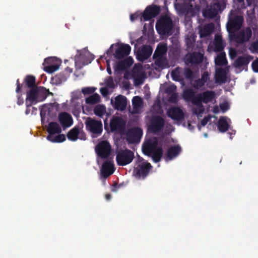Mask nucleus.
<instances>
[{"label":"nucleus","instance_id":"1","mask_svg":"<svg viewBox=\"0 0 258 258\" xmlns=\"http://www.w3.org/2000/svg\"><path fill=\"white\" fill-rule=\"evenodd\" d=\"M142 150L145 155L151 157L155 163L160 162L163 156V149L158 147V141L156 137L146 140L143 145Z\"/></svg>","mask_w":258,"mask_h":258},{"label":"nucleus","instance_id":"2","mask_svg":"<svg viewBox=\"0 0 258 258\" xmlns=\"http://www.w3.org/2000/svg\"><path fill=\"white\" fill-rule=\"evenodd\" d=\"M49 90L43 87H38L29 89L26 92V105L32 106L44 101L47 97Z\"/></svg>","mask_w":258,"mask_h":258},{"label":"nucleus","instance_id":"3","mask_svg":"<svg viewBox=\"0 0 258 258\" xmlns=\"http://www.w3.org/2000/svg\"><path fill=\"white\" fill-rule=\"evenodd\" d=\"M173 28L171 19L166 16L161 17L156 24V30L161 35H171Z\"/></svg>","mask_w":258,"mask_h":258},{"label":"nucleus","instance_id":"4","mask_svg":"<svg viewBox=\"0 0 258 258\" xmlns=\"http://www.w3.org/2000/svg\"><path fill=\"white\" fill-rule=\"evenodd\" d=\"M85 124L86 130L90 133L93 137H97L102 134L103 125L101 120L88 117L85 121Z\"/></svg>","mask_w":258,"mask_h":258},{"label":"nucleus","instance_id":"5","mask_svg":"<svg viewBox=\"0 0 258 258\" xmlns=\"http://www.w3.org/2000/svg\"><path fill=\"white\" fill-rule=\"evenodd\" d=\"M114 44H112L110 48L107 51V54L108 56L112 55L118 59H121L127 56L131 50V47L127 44H121L120 45L115 44V46L117 47L113 52V46Z\"/></svg>","mask_w":258,"mask_h":258},{"label":"nucleus","instance_id":"6","mask_svg":"<svg viewBox=\"0 0 258 258\" xmlns=\"http://www.w3.org/2000/svg\"><path fill=\"white\" fill-rule=\"evenodd\" d=\"M134 157V153L128 149H120L116 152V161L119 166H123L130 164Z\"/></svg>","mask_w":258,"mask_h":258},{"label":"nucleus","instance_id":"7","mask_svg":"<svg viewBox=\"0 0 258 258\" xmlns=\"http://www.w3.org/2000/svg\"><path fill=\"white\" fill-rule=\"evenodd\" d=\"M252 36V31L249 27L240 31L238 33L229 34V40L238 44H243L250 39Z\"/></svg>","mask_w":258,"mask_h":258},{"label":"nucleus","instance_id":"8","mask_svg":"<svg viewBox=\"0 0 258 258\" xmlns=\"http://www.w3.org/2000/svg\"><path fill=\"white\" fill-rule=\"evenodd\" d=\"M152 168L151 164L147 162L139 163L135 167L133 174L138 179H145L149 174L150 170Z\"/></svg>","mask_w":258,"mask_h":258},{"label":"nucleus","instance_id":"9","mask_svg":"<svg viewBox=\"0 0 258 258\" xmlns=\"http://www.w3.org/2000/svg\"><path fill=\"white\" fill-rule=\"evenodd\" d=\"M243 22V18L241 16H236L234 17L229 18L227 23V30L229 34L235 33L239 30Z\"/></svg>","mask_w":258,"mask_h":258},{"label":"nucleus","instance_id":"10","mask_svg":"<svg viewBox=\"0 0 258 258\" xmlns=\"http://www.w3.org/2000/svg\"><path fill=\"white\" fill-rule=\"evenodd\" d=\"M111 151V145L106 141H101L95 146L96 154L102 159L107 158L110 155Z\"/></svg>","mask_w":258,"mask_h":258},{"label":"nucleus","instance_id":"11","mask_svg":"<svg viewBox=\"0 0 258 258\" xmlns=\"http://www.w3.org/2000/svg\"><path fill=\"white\" fill-rule=\"evenodd\" d=\"M109 126L111 132L121 133L124 130L125 122L120 116H113L110 119Z\"/></svg>","mask_w":258,"mask_h":258},{"label":"nucleus","instance_id":"12","mask_svg":"<svg viewBox=\"0 0 258 258\" xmlns=\"http://www.w3.org/2000/svg\"><path fill=\"white\" fill-rule=\"evenodd\" d=\"M160 8L156 5L148 6L141 17V21H147L157 16L160 13Z\"/></svg>","mask_w":258,"mask_h":258},{"label":"nucleus","instance_id":"13","mask_svg":"<svg viewBox=\"0 0 258 258\" xmlns=\"http://www.w3.org/2000/svg\"><path fill=\"white\" fill-rule=\"evenodd\" d=\"M142 135L143 131L141 128H133L127 134V141L131 144L138 143L140 141Z\"/></svg>","mask_w":258,"mask_h":258},{"label":"nucleus","instance_id":"14","mask_svg":"<svg viewBox=\"0 0 258 258\" xmlns=\"http://www.w3.org/2000/svg\"><path fill=\"white\" fill-rule=\"evenodd\" d=\"M68 139L73 142L77 141L78 139L85 140L86 135L83 131H80L79 126H75L72 128L67 134Z\"/></svg>","mask_w":258,"mask_h":258},{"label":"nucleus","instance_id":"15","mask_svg":"<svg viewBox=\"0 0 258 258\" xmlns=\"http://www.w3.org/2000/svg\"><path fill=\"white\" fill-rule=\"evenodd\" d=\"M164 124V119L160 116H156L151 119L149 128L152 133L156 134L162 130Z\"/></svg>","mask_w":258,"mask_h":258},{"label":"nucleus","instance_id":"16","mask_svg":"<svg viewBox=\"0 0 258 258\" xmlns=\"http://www.w3.org/2000/svg\"><path fill=\"white\" fill-rule=\"evenodd\" d=\"M153 49L150 45H143L140 48L137 53V58L140 61L143 62L150 57Z\"/></svg>","mask_w":258,"mask_h":258},{"label":"nucleus","instance_id":"17","mask_svg":"<svg viewBox=\"0 0 258 258\" xmlns=\"http://www.w3.org/2000/svg\"><path fill=\"white\" fill-rule=\"evenodd\" d=\"M58 120L63 129L71 126L73 123L72 116L66 112L59 114Z\"/></svg>","mask_w":258,"mask_h":258},{"label":"nucleus","instance_id":"18","mask_svg":"<svg viewBox=\"0 0 258 258\" xmlns=\"http://www.w3.org/2000/svg\"><path fill=\"white\" fill-rule=\"evenodd\" d=\"M167 115L173 120L179 121L184 118L182 110L178 107H171L167 111Z\"/></svg>","mask_w":258,"mask_h":258},{"label":"nucleus","instance_id":"19","mask_svg":"<svg viewBox=\"0 0 258 258\" xmlns=\"http://www.w3.org/2000/svg\"><path fill=\"white\" fill-rule=\"evenodd\" d=\"M115 170L113 161H107L103 163L101 172L104 177H108L113 174Z\"/></svg>","mask_w":258,"mask_h":258},{"label":"nucleus","instance_id":"20","mask_svg":"<svg viewBox=\"0 0 258 258\" xmlns=\"http://www.w3.org/2000/svg\"><path fill=\"white\" fill-rule=\"evenodd\" d=\"M204 54L201 52H194L187 56L186 62L191 64H199L202 62Z\"/></svg>","mask_w":258,"mask_h":258},{"label":"nucleus","instance_id":"21","mask_svg":"<svg viewBox=\"0 0 258 258\" xmlns=\"http://www.w3.org/2000/svg\"><path fill=\"white\" fill-rule=\"evenodd\" d=\"M126 105V97L123 95H119L115 97L113 106L114 109L119 111H123L125 109Z\"/></svg>","mask_w":258,"mask_h":258},{"label":"nucleus","instance_id":"22","mask_svg":"<svg viewBox=\"0 0 258 258\" xmlns=\"http://www.w3.org/2000/svg\"><path fill=\"white\" fill-rule=\"evenodd\" d=\"M134 60L131 57L118 61L114 67L115 71L120 72L130 68L133 63Z\"/></svg>","mask_w":258,"mask_h":258},{"label":"nucleus","instance_id":"23","mask_svg":"<svg viewBox=\"0 0 258 258\" xmlns=\"http://www.w3.org/2000/svg\"><path fill=\"white\" fill-rule=\"evenodd\" d=\"M253 57L250 55H243L238 56L235 61V67L241 69L247 67Z\"/></svg>","mask_w":258,"mask_h":258},{"label":"nucleus","instance_id":"24","mask_svg":"<svg viewBox=\"0 0 258 258\" xmlns=\"http://www.w3.org/2000/svg\"><path fill=\"white\" fill-rule=\"evenodd\" d=\"M175 7L180 15H186L190 11L192 6L190 4L183 2L175 4Z\"/></svg>","mask_w":258,"mask_h":258},{"label":"nucleus","instance_id":"25","mask_svg":"<svg viewBox=\"0 0 258 258\" xmlns=\"http://www.w3.org/2000/svg\"><path fill=\"white\" fill-rule=\"evenodd\" d=\"M47 131L49 134L47 139H51L53 138L54 134L60 133L61 128L57 122H51L48 124Z\"/></svg>","mask_w":258,"mask_h":258},{"label":"nucleus","instance_id":"26","mask_svg":"<svg viewBox=\"0 0 258 258\" xmlns=\"http://www.w3.org/2000/svg\"><path fill=\"white\" fill-rule=\"evenodd\" d=\"M181 148L179 145L172 146L168 149L166 153V158L168 160H171L177 157L181 152Z\"/></svg>","mask_w":258,"mask_h":258},{"label":"nucleus","instance_id":"27","mask_svg":"<svg viewBox=\"0 0 258 258\" xmlns=\"http://www.w3.org/2000/svg\"><path fill=\"white\" fill-rule=\"evenodd\" d=\"M226 70L224 69L219 68L216 71L215 75V82L219 84L224 83L226 81Z\"/></svg>","mask_w":258,"mask_h":258},{"label":"nucleus","instance_id":"28","mask_svg":"<svg viewBox=\"0 0 258 258\" xmlns=\"http://www.w3.org/2000/svg\"><path fill=\"white\" fill-rule=\"evenodd\" d=\"M167 51V44L165 43H160L158 44L156 49L154 52L153 57L156 59L158 57H162L166 54Z\"/></svg>","mask_w":258,"mask_h":258},{"label":"nucleus","instance_id":"29","mask_svg":"<svg viewBox=\"0 0 258 258\" xmlns=\"http://www.w3.org/2000/svg\"><path fill=\"white\" fill-rule=\"evenodd\" d=\"M41 110H45V114L50 118H53L56 116L57 109L54 104H50L48 105H43L41 109Z\"/></svg>","mask_w":258,"mask_h":258},{"label":"nucleus","instance_id":"30","mask_svg":"<svg viewBox=\"0 0 258 258\" xmlns=\"http://www.w3.org/2000/svg\"><path fill=\"white\" fill-rule=\"evenodd\" d=\"M68 77V76L66 73L61 72L53 77L51 79V81L54 84L59 85L65 82L67 80Z\"/></svg>","mask_w":258,"mask_h":258},{"label":"nucleus","instance_id":"31","mask_svg":"<svg viewBox=\"0 0 258 258\" xmlns=\"http://www.w3.org/2000/svg\"><path fill=\"white\" fill-rule=\"evenodd\" d=\"M214 45V51L216 52H221L223 50L224 45L221 36L218 35L215 36Z\"/></svg>","mask_w":258,"mask_h":258},{"label":"nucleus","instance_id":"32","mask_svg":"<svg viewBox=\"0 0 258 258\" xmlns=\"http://www.w3.org/2000/svg\"><path fill=\"white\" fill-rule=\"evenodd\" d=\"M214 26L213 24H209L204 26L200 31L201 37H206L209 36L214 31Z\"/></svg>","mask_w":258,"mask_h":258},{"label":"nucleus","instance_id":"33","mask_svg":"<svg viewBox=\"0 0 258 258\" xmlns=\"http://www.w3.org/2000/svg\"><path fill=\"white\" fill-rule=\"evenodd\" d=\"M203 102L208 103L212 101L215 97V93L213 91H206L201 93Z\"/></svg>","mask_w":258,"mask_h":258},{"label":"nucleus","instance_id":"34","mask_svg":"<svg viewBox=\"0 0 258 258\" xmlns=\"http://www.w3.org/2000/svg\"><path fill=\"white\" fill-rule=\"evenodd\" d=\"M217 126L219 131L221 133L226 132L229 128V124L224 117L220 118Z\"/></svg>","mask_w":258,"mask_h":258},{"label":"nucleus","instance_id":"35","mask_svg":"<svg viewBox=\"0 0 258 258\" xmlns=\"http://www.w3.org/2000/svg\"><path fill=\"white\" fill-rule=\"evenodd\" d=\"M25 86L31 89V88L38 87L36 85V79L35 77L31 75L27 76L24 79Z\"/></svg>","mask_w":258,"mask_h":258},{"label":"nucleus","instance_id":"36","mask_svg":"<svg viewBox=\"0 0 258 258\" xmlns=\"http://www.w3.org/2000/svg\"><path fill=\"white\" fill-rule=\"evenodd\" d=\"M100 101V97L97 93H94L85 99L86 103L87 104H95Z\"/></svg>","mask_w":258,"mask_h":258},{"label":"nucleus","instance_id":"37","mask_svg":"<svg viewBox=\"0 0 258 258\" xmlns=\"http://www.w3.org/2000/svg\"><path fill=\"white\" fill-rule=\"evenodd\" d=\"M215 64L218 66H222L227 63L225 52H221L218 54L215 59Z\"/></svg>","mask_w":258,"mask_h":258},{"label":"nucleus","instance_id":"38","mask_svg":"<svg viewBox=\"0 0 258 258\" xmlns=\"http://www.w3.org/2000/svg\"><path fill=\"white\" fill-rule=\"evenodd\" d=\"M195 95V91L191 88H187L184 90L183 93V99L187 101H190Z\"/></svg>","mask_w":258,"mask_h":258},{"label":"nucleus","instance_id":"39","mask_svg":"<svg viewBox=\"0 0 258 258\" xmlns=\"http://www.w3.org/2000/svg\"><path fill=\"white\" fill-rule=\"evenodd\" d=\"M94 112L96 115L102 117L106 112V108L103 105H97L94 108Z\"/></svg>","mask_w":258,"mask_h":258},{"label":"nucleus","instance_id":"40","mask_svg":"<svg viewBox=\"0 0 258 258\" xmlns=\"http://www.w3.org/2000/svg\"><path fill=\"white\" fill-rule=\"evenodd\" d=\"M155 64L161 69H164L168 66L166 59L162 58V57H158L156 58L155 60Z\"/></svg>","mask_w":258,"mask_h":258},{"label":"nucleus","instance_id":"41","mask_svg":"<svg viewBox=\"0 0 258 258\" xmlns=\"http://www.w3.org/2000/svg\"><path fill=\"white\" fill-rule=\"evenodd\" d=\"M221 10V5L219 3H214L211 7V9L209 10L211 15L213 16H216L219 11H220Z\"/></svg>","mask_w":258,"mask_h":258},{"label":"nucleus","instance_id":"42","mask_svg":"<svg viewBox=\"0 0 258 258\" xmlns=\"http://www.w3.org/2000/svg\"><path fill=\"white\" fill-rule=\"evenodd\" d=\"M132 104L134 109L139 108L143 104V100L140 96H135L132 100Z\"/></svg>","mask_w":258,"mask_h":258},{"label":"nucleus","instance_id":"43","mask_svg":"<svg viewBox=\"0 0 258 258\" xmlns=\"http://www.w3.org/2000/svg\"><path fill=\"white\" fill-rule=\"evenodd\" d=\"M50 141L56 143H61L66 140V136L63 134H59L56 136H54L51 139H47Z\"/></svg>","mask_w":258,"mask_h":258},{"label":"nucleus","instance_id":"44","mask_svg":"<svg viewBox=\"0 0 258 258\" xmlns=\"http://www.w3.org/2000/svg\"><path fill=\"white\" fill-rule=\"evenodd\" d=\"M190 101H191L194 104L197 105V106H202L203 105V100L201 96V93L198 94L197 96L195 95L194 97H193L192 100H191Z\"/></svg>","mask_w":258,"mask_h":258},{"label":"nucleus","instance_id":"45","mask_svg":"<svg viewBox=\"0 0 258 258\" xmlns=\"http://www.w3.org/2000/svg\"><path fill=\"white\" fill-rule=\"evenodd\" d=\"M180 69L179 67H177L171 72V76L173 80L175 81H180Z\"/></svg>","mask_w":258,"mask_h":258},{"label":"nucleus","instance_id":"46","mask_svg":"<svg viewBox=\"0 0 258 258\" xmlns=\"http://www.w3.org/2000/svg\"><path fill=\"white\" fill-rule=\"evenodd\" d=\"M58 68V66L55 64H51L44 67V70L48 73H52L56 71Z\"/></svg>","mask_w":258,"mask_h":258},{"label":"nucleus","instance_id":"47","mask_svg":"<svg viewBox=\"0 0 258 258\" xmlns=\"http://www.w3.org/2000/svg\"><path fill=\"white\" fill-rule=\"evenodd\" d=\"M96 90V88L92 87H85L82 89V92L84 95L92 94Z\"/></svg>","mask_w":258,"mask_h":258},{"label":"nucleus","instance_id":"48","mask_svg":"<svg viewBox=\"0 0 258 258\" xmlns=\"http://www.w3.org/2000/svg\"><path fill=\"white\" fill-rule=\"evenodd\" d=\"M45 112H46L45 110H40L41 120L42 125H44L48 121V118L46 117L47 115Z\"/></svg>","mask_w":258,"mask_h":258},{"label":"nucleus","instance_id":"49","mask_svg":"<svg viewBox=\"0 0 258 258\" xmlns=\"http://www.w3.org/2000/svg\"><path fill=\"white\" fill-rule=\"evenodd\" d=\"M205 83H204L201 79H199L198 80H195L194 83L193 84V87L194 88L196 89H198L200 88L203 87L205 85Z\"/></svg>","mask_w":258,"mask_h":258},{"label":"nucleus","instance_id":"50","mask_svg":"<svg viewBox=\"0 0 258 258\" xmlns=\"http://www.w3.org/2000/svg\"><path fill=\"white\" fill-rule=\"evenodd\" d=\"M184 75L187 79H191L194 76L193 72L189 68L185 69Z\"/></svg>","mask_w":258,"mask_h":258},{"label":"nucleus","instance_id":"51","mask_svg":"<svg viewBox=\"0 0 258 258\" xmlns=\"http://www.w3.org/2000/svg\"><path fill=\"white\" fill-rule=\"evenodd\" d=\"M141 13L139 12H136L134 14H132L130 15V20L132 22H134L135 20H137L138 18L141 19V17L142 16Z\"/></svg>","mask_w":258,"mask_h":258},{"label":"nucleus","instance_id":"52","mask_svg":"<svg viewBox=\"0 0 258 258\" xmlns=\"http://www.w3.org/2000/svg\"><path fill=\"white\" fill-rule=\"evenodd\" d=\"M178 100V95L177 93H173L169 98L168 101L173 103H175Z\"/></svg>","mask_w":258,"mask_h":258},{"label":"nucleus","instance_id":"53","mask_svg":"<svg viewBox=\"0 0 258 258\" xmlns=\"http://www.w3.org/2000/svg\"><path fill=\"white\" fill-rule=\"evenodd\" d=\"M210 74L207 71H205L202 75L201 79L204 82L206 83L210 79Z\"/></svg>","mask_w":258,"mask_h":258},{"label":"nucleus","instance_id":"54","mask_svg":"<svg viewBox=\"0 0 258 258\" xmlns=\"http://www.w3.org/2000/svg\"><path fill=\"white\" fill-rule=\"evenodd\" d=\"M176 86L174 85H171L165 89V92L167 94H173L176 90Z\"/></svg>","mask_w":258,"mask_h":258},{"label":"nucleus","instance_id":"55","mask_svg":"<svg viewBox=\"0 0 258 258\" xmlns=\"http://www.w3.org/2000/svg\"><path fill=\"white\" fill-rule=\"evenodd\" d=\"M251 67L253 72L258 73V58L252 62Z\"/></svg>","mask_w":258,"mask_h":258},{"label":"nucleus","instance_id":"56","mask_svg":"<svg viewBox=\"0 0 258 258\" xmlns=\"http://www.w3.org/2000/svg\"><path fill=\"white\" fill-rule=\"evenodd\" d=\"M204 111V109L203 108V106H199L198 108L196 109L194 112L195 114L198 115L202 113Z\"/></svg>","mask_w":258,"mask_h":258},{"label":"nucleus","instance_id":"57","mask_svg":"<svg viewBox=\"0 0 258 258\" xmlns=\"http://www.w3.org/2000/svg\"><path fill=\"white\" fill-rule=\"evenodd\" d=\"M210 119L211 117L210 116H205L201 121V125L203 126H205L207 124L208 121L210 120Z\"/></svg>","mask_w":258,"mask_h":258},{"label":"nucleus","instance_id":"58","mask_svg":"<svg viewBox=\"0 0 258 258\" xmlns=\"http://www.w3.org/2000/svg\"><path fill=\"white\" fill-rule=\"evenodd\" d=\"M100 91L101 94L104 96H107L108 94V90L105 87L100 88Z\"/></svg>","mask_w":258,"mask_h":258},{"label":"nucleus","instance_id":"59","mask_svg":"<svg viewBox=\"0 0 258 258\" xmlns=\"http://www.w3.org/2000/svg\"><path fill=\"white\" fill-rule=\"evenodd\" d=\"M221 110L224 112L228 109V105L227 103H222L220 105Z\"/></svg>","mask_w":258,"mask_h":258},{"label":"nucleus","instance_id":"60","mask_svg":"<svg viewBox=\"0 0 258 258\" xmlns=\"http://www.w3.org/2000/svg\"><path fill=\"white\" fill-rule=\"evenodd\" d=\"M17 103L19 105H21L23 104L24 100L23 97L21 95H19L18 96Z\"/></svg>","mask_w":258,"mask_h":258},{"label":"nucleus","instance_id":"61","mask_svg":"<svg viewBox=\"0 0 258 258\" xmlns=\"http://www.w3.org/2000/svg\"><path fill=\"white\" fill-rule=\"evenodd\" d=\"M16 84H17V88H16V92L17 93H19L22 85L20 84L19 79H18L17 80Z\"/></svg>","mask_w":258,"mask_h":258},{"label":"nucleus","instance_id":"62","mask_svg":"<svg viewBox=\"0 0 258 258\" xmlns=\"http://www.w3.org/2000/svg\"><path fill=\"white\" fill-rule=\"evenodd\" d=\"M76 56H80V57L81 58L82 56H90V55L88 52L84 51L80 52L79 55H77Z\"/></svg>","mask_w":258,"mask_h":258},{"label":"nucleus","instance_id":"63","mask_svg":"<svg viewBox=\"0 0 258 258\" xmlns=\"http://www.w3.org/2000/svg\"><path fill=\"white\" fill-rule=\"evenodd\" d=\"M143 83V79L141 77L138 78L135 80V84L136 85H140Z\"/></svg>","mask_w":258,"mask_h":258},{"label":"nucleus","instance_id":"64","mask_svg":"<svg viewBox=\"0 0 258 258\" xmlns=\"http://www.w3.org/2000/svg\"><path fill=\"white\" fill-rule=\"evenodd\" d=\"M186 45L187 47L190 48L194 46V43L191 41V40L188 39L186 40Z\"/></svg>","mask_w":258,"mask_h":258}]
</instances>
